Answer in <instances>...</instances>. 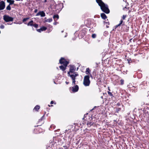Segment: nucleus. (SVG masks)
Instances as JSON below:
<instances>
[{"label": "nucleus", "mask_w": 149, "mask_h": 149, "mask_svg": "<svg viewBox=\"0 0 149 149\" xmlns=\"http://www.w3.org/2000/svg\"><path fill=\"white\" fill-rule=\"evenodd\" d=\"M37 11H38V9H35L34 11V12L35 13H37Z\"/></svg>", "instance_id": "e433bc0d"}, {"label": "nucleus", "mask_w": 149, "mask_h": 149, "mask_svg": "<svg viewBox=\"0 0 149 149\" xmlns=\"http://www.w3.org/2000/svg\"><path fill=\"white\" fill-rule=\"evenodd\" d=\"M75 37H84L85 36V32L82 30L81 32V33L79 34L78 31H76L74 33Z\"/></svg>", "instance_id": "20e7f679"}, {"label": "nucleus", "mask_w": 149, "mask_h": 149, "mask_svg": "<svg viewBox=\"0 0 149 149\" xmlns=\"http://www.w3.org/2000/svg\"><path fill=\"white\" fill-rule=\"evenodd\" d=\"M59 63L61 64H63L64 66L67 67L69 63V62L67 61L64 58L62 57L59 60Z\"/></svg>", "instance_id": "0eeeda50"}, {"label": "nucleus", "mask_w": 149, "mask_h": 149, "mask_svg": "<svg viewBox=\"0 0 149 149\" xmlns=\"http://www.w3.org/2000/svg\"><path fill=\"white\" fill-rule=\"evenodd\" d=\"M63 31H61V32L62 33H63Z\"/></svg>", "instance_id": "3c124183"}, {"label": "nucleus", "mask_w": 149, "mask_h": 149, "mask_svg": "<svg viewBox=\"0 0 149 149\" xmlns=\"http://www.w3.org/2000/svg\"><path fill=\"white\" fill-rule=\"evenodd\" d=\"M94 108H93V109H92L91 110V111H92V110L94 109Z\"/></svg>", "instance_id": "de8ad7c7"}, {"label": "nucleus", "mask_w": 149, "mask_h": 149, "mask_svg": "<svg viewBox=\"0 0 149 149\" xmlns=\"http://www.w3.org/2000/svg\"><path fill=\"white\" fill-rule=\"evenodd\" d=\"M104 36L105 37L110 36V35H109L107 31H105L103 33Z\"/></svg>", "instance_id": "dca6fc26"}, {"label": "nucleus", "mask_w": 149, "mask_h": 149, "mask_svg": "<svg viewBox=\"0 0 149 149\" xmlns=\"http://www.w3.org/2000/svg\"><path fill=\"white\" fill-rule=\"evenodd\" d=\"M59 6H62V7L61 8H60V10H61V9H62V8H63V4L62 3H61L60 4H59Z\"/></svg>", "instance_id": "a878e982"}, {"label": "nucleus", "mask_w": 149, "mask_h": 149, "mask_svg": "<svg viewBox=\"0 0 149 149\" xmlns=\"http://www.w3.org/2000/svg\"><path fill=\"white\" fill-rule=\"evenodd\" d=\"M72 89V91L75 93L77 92L79 90V86L77 85H75L74 86L70 88V89Z\"/></svg>", "instance_id": "6e6552de"}, {"label": "nucleus", "mask_w": 149, "mask_h": 149, "mask_svg": "<svg viewBox=\"0 0 149 149\" xmlns=\"http://www.w3.org/2000/svg\"><path fill=\"white\" fill-rule=\"evenodd\" d=\"M53 18L55 20L56 18H57V19L59 18V16L58 14L54 15L53 16Z\"/></svg>", "instance_id": "412c9836"}, {"label": "nucleus", "mask_w": 149, "mask_h": 149, "mask_svg": "<svg viewBox=\"0 0 149 149\" xmlns=\"http://www.w3.org/2000/svg\"><path fill=\"white\" fill-rule=\"evenodd\" d=\"M6 9L8 10H11V8L10 5H8L6 7Z\"/></svg>", "instance_id": "5701e85b"}, {"label": "nucleus", "mask_w": 149, "mask_h": 149, "mask_svg": "<svg viewBox=\"0 0 149 149\" xmlns=\"http://www.w3.org/2000/svg\"><path fill=\"white\" fill-rule=\"evenodd\" d=\"M33 20H31L27 24V25L32 26V25H33Z\"/></svg>", "instance_id": "6ab92c4d"}, {"label": "nucleus", "mask_w": 149, "mask_h": 149, "mask_svg": "<svg viewBox=\"0 0 149 149\" xmlns=\"http://www.w3.org/2000/svg\"><path fill=\"white\" fill-rule=\"evenodd\" d=\"M78 76V74L77 72H75L73 75H70V76H69L72 80V85H74L76 84V77Z\"/></svg>", "instance_id": "39448f33"}, {"label": "nucleus", "mask_w": 149, "mask_h": 149, "mask_svg": "<svg viewBox=\"0 0 149 149\" xmlns=\"http://www.w3.org/2000/svg\"><path fill=\"white\" fill-rule=\"evenodd\" d=\"M96 35L95 34H93L92 35V37H96Z\"/></svg>", "instance_id": "7c9ffc66"}, {"label": "nucleus", "mask_w": 149, "mask_h": 149, "mask_svg": "<svg viewBox=\"0 0 149 149\" xmlns=\"http://www.w3.org/2000/svg\"><path fill=\"white\" fill-rule=\"evenodd\" d=\"M32 26H34L36 28H37L38 26V25L37 24H33V25Z\"/></svg>", "instance_id": "393cba45"}, {"label": "nucleus", "mask_w": 149, "mask_h": 149, "mask_svg": "<svg viewBox=\"0 0 149 149\" xmlns=\"http://www.w3.org/2000/svg\"><path fill=\"white\" fill-rule=\"evenodd\" d=\"M104 24H105L106 25V27L107 28H109V26L108 25H109L110 23L109 22L108 19H107L104 22Z\"/></svg>", "instance_id": "ddd939ff"}, {"label": "nucleus", "mask_w": 149, "mask_h": 149, "mask_svg": "<svg viewBox=\"0 0 149 149\" xmlns=\"http://www.w3.org/2000/svg\"><path fill=\"white\" fill-rule=\"evenodd\" d=\"M5 27L4 25L3 24L1 25L0 26V28L1 29H3Z\"/></svg>", "instance_id": "cd10ccee"}, {"label": "nucleus", "mask_w": 149, "mask_h": 149, "mask_svg": "<svg viewBox=\"0 0 149 149\" xmlns=\"http://www.w3.org/2000/svg\"><path fill=\"white\" fill-rule=\"evenodd\" d=\"M87 125L88 126H91L92 125H93V123L92 122H88L87 123Z\"/></svg>", "instance_id": "b1692460"}, {"label": "nucleus", "mask_w": 149, "mask_h": 149, "mask_svg": "<svg viewBox=\"0 0 149 149\" xmlns=\"http://www.w3.org/2000/svg\"><path fill=\"white\" fill-rule=\"evenodd\" d=\"M66 67H65V66L61 65L60 66L59 68L63 71H64Z\"/></svg>", "instance_id": "f3484780"}, {"label": "nucleus", "mask_w": 149, "mask_h": 149, "mask_svg": "<svg viewBox=\"0 0 149 149\" xmlns=\"http://www.w3.org/2000/svg\"><path fill=\"white\" fill-rule=\"evenodd\" d=\"M3 19L6 22L13 21L14 19L13 18L7 15H5L3 16Z\"/></svg>", "instance_id": "423d86ee"}, {"label": "nucleus", "mask_w": 149, "mask_h": 149, "mask_svg": "<svg viewBox=\"0 0 149 149\" xmlns=\"http://www.w3.org/2000/svg\"><path fill=\"white\" fill-rule=\"evenodd\" d=\"M5 2L1 1L0 2V10H3L5 7Z\"/></svg>", "instance_id": "1a4fd4ad"}, {"label": "nucleus", "mask_w": 149, "mask_h": 149, "mask_svg": "<svg viewBox=\"0 0 149 149\" xmlns=\"http://www.w3.org/2000/svg\"><path fill=\"white\" fill-rule=\"evenodd\" d=\"M96 1L103 12L106 14H109L110 13V10L107 4H105L102 0H96Z\"/></svg>", "instance_id": "f257e3e1"}, {"label": "nucleus", "mask_w": 149, "mask_h": 149, "mask_svg": "<svg viewBox=\"0 0 149 149\" xmlns=\"http://www.w3.org/2000/svg\"><path fill=\"white\" fill-rule=\"evenodd\" d=\"M126 15H123V17H122V19H125L126 18Z\"/></svg>", "instance_id": "c756f323"}, {"label": "nucleus", "mask_w": 149, "mask_h": 149, "mask_svg": "<svg viewBox=\"0 0 149 149\" xmlns=\"http://www.w3.org/2000/svg\"><path fill=\"white\" fill-rule=\"evenodd\" d=\"M52 21V18H49L46 20H45V22H50Z\"/></svg>", "instance_id": "aec40b11"}, {"label": "nucleus", "mask_w": 149, "mask_h": 149, "mask_svg": "<svg viewBox=\"0 0 149 149\" xmlns=\"http://www.w3.org/2000/svg\"><path fill=\"white\" fill-rule=\"evenodd\" d=\"M120 82L121 85H123L124 84V81L123 79H121L120 80Z\"/></svg>", "instance_id": "c85d7f7f"}, {"label": "nucleus", "mask_w": 149, "mask_h": 149, "mask_svg": "<svg viewBox=\"0 0 149 149\" xmlns=\"http://www.w3.org/2000/svg\"><path fill=\"white\" fill-rule=\"evenodd\" d=\"M90 77H91L92 78V75L91 74H90Z\"/></svg>", "instance_id": "09e8293b"}, {"label": "nucleus", "mask_w": 149, "mask_h": 149, "mask_svg": "<svg viewBox=\"0 0 149 149\" xmlns=\"http://www.w3.org/2000/svg\"><path fill=\"white\" fill-rule=\"evenodd\" d=\"M13 23H11V24H9V23H8V24H10V25H11Z\"/></svg>", "instance_id": "8fccbe9b"}, {"label": "nucleus", "mask_w": 149, "mask_h": 149, "mask_svg": "<svg viewBox=\"0 0 149 149\" xmlns=\"http://www.w3.org/2000/svg\"><path fill=\"white\" fill-rule=\"evenodd\" d=\"M57 149H61V148H58Z\"/></svg>", "instance_id": "603ef678"}, {"label": "nucleus", "mask_w": 149, "mask_h": 149, "mask_svg": "<svg viewBox=\"0 0 149 149\" xmlns=\"http://www.w3.org/2000/svg\"><path fill=\"white\" fill-rule=\"evenodd\" d=\"M68 148L67 146H64L63 147V148H62V149H65Z\"/></svg>", "instance_id": "72a5a7b5"}, {"label": "nucleus", "mask_w": 149, "mask_h": 149, "mask_svg": "<svg viewBox=\"0 0 149 149\" xmlns=\"http://www.w3.org/2000/svg\"><path fill=\"white\" fill-rule=\"evenodd\" d=\"M89 28H93V26L92 25V24H91L90 25V26L89 27Z\"/></svg>", "instance_id": "58836bf2"}, {"label": "nucleus", "mask_w": 149, "mask_h": 149, "mask_svg": "<svg viewBox=\"0 0 149 149\" xmlns=\"http://www.w3.org/2000/svg\"><path fill=\"white\" fill-rule=\"evenodd\" d=\"M108 94L110 96H113V94H112V93L110 92H109L108 91Z\"/></svg>", "instance_id": "473e14b6"}, {"label": "nucleus", "mask_w": 149, "mask_h": 149, "mask_svg": "<svg viewBox=\"0 0 149 149\" xmlns=\"http://www.w3.org/2000/svg\"><path fill=\"white\" fill-rule=\"evenodd\" d=\"M44 116H43L42 117H41V118L39 120V121H41V120H42V119L43 118V117H44Z\"/></svg>", "instance_id": "f704fd0d"}, {"label": "nucleus", "mask_w": 149, "mask_h": 149, "mask_svg": "<svg viewBox=\"0 0 149 149\" xmlns=\"http://www.w3.org/2000/svg\"><path fill=\"white\" fill-rule=\"evenodd\" d=\"M85 116V115H84V117H86V116Z\"/></svg>", "instance_id": "5fc2aeb1"}, {"label": "nucleus", "mask_w": 149, "mask_h": 149, "mask_svg": "<svg viewBox=\"0 0 149 149\" xmlns=\"http://www.w3.org/2000/svg\"><path fill=\"white\" fill-rule=\"evenodd\" d=\"M40 15V16L42 17H44L45 16V13L43 11H39L38 13L36 15V16H38L39 15Z\"/></svg>", "instance_id": "9b49d317"}, {"label": "nucleus", "mask_w": 149, "mask_h": 149, "mask_svg": "<svg viewBox=\"0 0 149 149\" xmlns=\"http://www.w3.org/2000/svg\"><path fill=\"white\" fill-rule=\"evenodd\" d=\"M93 74H94L95 73V71H93Z\"/></svg>", "instance_id": "c03bdc74"}, {"label": "nucleus", "mask_w": 149, "mask_h": 149, "mask_svg": "<svg viewBox=\"0 0 149 149\" xmlns=\"http://www.w3.org/2000/svg\"><path fill=\"white\" fill-rule=\"evenodd\" d=\"M40 107L39 105H37L35 106L33 109V110H36V111H38V110L40 109Z\"/></svg>", "instance_id": "a211bd4d"}, {"label": "nucleus", "mask_w": 149, "mask_h": 149, "mask_svg": "<svg viewBox=\"0 0 149 149\" xmlns=\"http://www.w3.org/2000/svg\"><path fill=\"white\" fill-rule=\"evenodd\" d=\"M101 98H103V97H102H102H101Z\"/></svg>", "instance_id": "864d4df0"}, {"label": "nucleus", "mask_w": 149, "mask_h": 149, "mask_svg": "<svg viewBox=\"0 0 149 149\" xmlns=\"http://www.w3.org/2000/svg\"><path fill=\"white\" fill-rule=\"evenodd\" d=\"M47 29V28L44 26L41 27L40 29H37V31L40 33L42 31H44Z\"/></svg>", "instance_id": "9d476101"}, {"label": "nucleus", "mask_w": 149, "mask_h": 149, "mask_svg": "<svg viewBox=\"0 0 149 149\" xmlns=\"http://www.w3.org/2000/svg\"><path fill=\"white\" fill-rule=\"evenodd\" d=\"M67 36V33L66 34V35H65L64 37H66Z\"/></svg>", "instance_id": "37998d69"}, {"label": "nucleus", "mask_w": 149, "mask_h": 149, "mask_svg": "<svg viewBox=\"0 0 149 149\" xmlns=\"http://www.w3.org/2000/svg\"><path fill=\"white\" fill-rule=\"evenodd\" d=\"M85 116V115H84V117H86V116Z\"/></svg>", "instance_id": "6e6d98bb"}, {"label": "nucleus", "mask_w": 149, "mask_h": 149, "mask_svg": "<svg viewBox=\"0 0 149 149\" xmlns=\"http://www.w3.org/2000/svg\"><path fill=\"white\" fill-rule=\"evenodd\" d=\"M101 17L104 19H105L107 18L106 15L104 13H102L101 14Z\"/></svg>", "instance_id": "4468645a"}, {"label": "nucleus", "mask_w": 149, "mask_h": 149, "mask_svg": "<svg viewBox=\"0 0 149 149\" xmlns=\"http://www.w3.org/2000/svg\"><path fill=\"white\" fill-rule=\"evenodd\" d=\"M7 1L8 3H9V5L13 4L14 2V1L13 0H7Z\"/></svg>", "instance_id": "2eb2a0df"}, {"label": "nucleus", "mask_w": 149, "mask_h": 149, "mask_svg": "<svg viewBox=\"0 0 149 149\" xmlns=\"http://www.w3.org/2000/svg\"><path fill=\"white\" fill-rule=\"evenodd\" d=\"M54 103V102L53 101H52L51 102L50 104H53Z\"/></svg>", "instance_id": "a19ab883"}, {"label": "nucleus", "mask_w": 149, "mask_h": 149, "mask_svg": "<svg viewBox=\"0 0 149 149\" xmlns=\"http://www.w3.org/2000/svg\"><path fill=\"white\" fill-rule=\"evenodd\" d=\"M63 2H65V1H63Z\"/></svg>", "instance_id": "13d9d810"}, {"label": "nucleus", "mask_w": 149, "mask_h": 149, "mask_svg": "<svg viewBox=\"0 0 149 149\" xmlns=\"http://www.w3.org/2000/svg\"><path fill=\"white\" fill-rule=\"evenodd\" d=\"M49 0L48 1V0H44V1H41L43 3H46V2H47V1H49Z\"/></svg>", "instance_id": "2f4dec72"}, {"label": "nucleus", "mask_w": 149, "mask_h": 149, "mask_svg": "<svg viewBox=\"0 0 149 149\" xmlns=\"http://www.w3.org/2000/svg\"><path fill=\"white\" fill-rule=\"evenodd\" d=\"M68 149V148H67V149Z\"/></svg>", "instance_id": "bf43d9fd"}, {"label": "nucleus", "mask_w": 149, "mask_h": 149, "mask_svg": "<svg viewBox=\"0 0 149 149\" xmlns=\"http://www.w3.org/2000/svg\"><path fill=\"white\" fill-rule=\"evenodd\" d=\"M56 22H54V23H53V24H54V25H56Z\"/></svg>", "instance_id": "a18cd8bd"}, {"label": "nucleus", "mask_w": 149, "mask_h": 149, "mask_svg": "<svg viewBox=\"0 0 149 149\" xmlns=\"http://www.w3.org/2000/svg\"><path fill=\"white\" fill-rule=\"evenodd\" d=\"M76 68L73 65H71L69 71L68 72L69 76H70V75H73L75 72H74Z\"/></svg>", "instance_id": "7ed1b4c3"}, {"label": "nucleus", "mask_w": 149, "mask_h": 149, "mask_svg": "<svg viewBox=\"0 0 149 149\" xmlns=\"http://www.w3.org/2000/svg\"><path fill=\"white\" fill-rule=\"evenodd\" d=\"M15 0L17 1H22L23 0Z\"/></svg>", "instance_id": "49530a36"}, {"label": "nucleus", "mask_w": 149, "mask_h": 149, "mask_svg": "<svg viewBox=\"0 0 149 149\" xmlns=\"http://www.w3.org/2000/svg\"><path fill=\"white\" fill-rule=\"evenodd\" d=\"M90 77L88 75H86L84 76V79L83 84L85 86H88L90 83L89 79Z\"/></svg>", "instance_id": "f03ea898"}, {"label": "nucleus", "mask_w": 149, "mask_h": 149, "mask_svg": "<svg viewBox=\"0 0 149 149\" xmlns=\"http://www.w3.org/2000/svg\"><path fill=\"white\" fill-rule=\"evenodd\" d=\"M86 73L87 74H90V70L89 68H87L86 69Z\"/></svg>", "instance_id": "4be33fe9"}, {"label": "nucleus", "mask_w": 149, "mask_h": 149, "mask_svg": "<svg viewBox=\"0 0 149 149\" xmlns=\"http://www.w3.org/2000/svg\"><path fill=\"white\" fill-rule=\"evenodd\" d=\"M121 110V108H118L117 109V111H119Z\"/></svg>", "instance_id": "4c0bfd02"}, {"label": "nucleus", "mask_w": 149, "mask_h": 149, "mask_svg": "<svg viewBox=\"0 0 149 149\" xmlns=\"http://www.w3.org/2000/svg\"><path fill=\"white\" fill-rule=\"evenodd\" d=\"M123 22V20L121 19L120 22V23L118 25H116L115 26L114 29H113V30H114V29H116V28H117L118 27L121 26V25L122 24V23Z\"/></svg>", "instance_id": "f8f14e48"}, {"label": "nucleus", "mask_w": 149, "mask_h": 149, "mask_svg": "<svg viewBox=\"0 0 149 149\" xmlns=\"http://www.w3.org/2000/svg\"><path fill=\"white\" fill-rule=\"evenodd\" d=\"M132 40L133 42H134V39L132 40V38H131V39H130L129 40L130 41V42H132Z\"/></svg>", "instance_id": "c9c22d12"}, {"label": "nucleus", "mask_w": 149, "mask_h": 149, "mask_svg": "<svg viewBox=\"0 0 149 149\" xmlns=\"http://www.w3.org/2000/svg\"><path fill=\"white\" fill-rule=\"evenodd\" d=\"M65 83L66 84H68L69 83V82H67V81H66L65 82Z\"/></svg>", "instance_id": "79ce46f5"}, {"label": "nucleus", "mask_w": 149, "mask_h": 149, "mask_svg": "<svg viewBox=\"0 0 149 149\" xmlns=\"http://www.w3.org/2000/svg\"><path fill=\"white\" fill-rule=\"evenodd\" d=\"M54 125H51L50 127L51 128L53 127V128H54Z\"/></svg>", "instance_id": "ea45409f"}, {"label": "nucleus", "mask_w": 149, "mask_h": 149, "mask_svg": "<svg viewBox=\"0 0 149 149\" xmlns=\"http://www.w3.org/2000/svg\"><path fill=\"white\" fill-rule=\"evenodd\" d=\"M29 19V18H24L23 19V22H26L27 19Z\"/></svg>", "instance_id": "bb28decb"}, {"label": "nucleus", "mask_w": 149, "mask_h": 149, "mask_svg": "<svg viewBox=\"0 0 149 149\" xmlns=\"http://www.w3.org/2000/svg\"><path fill=\"white\" fill-rule=\"evenodd\" d=\"M109 91H110V90L109 89Z\"/></svg>", "instance_id": "4d7b16f0"}]
</instances>
